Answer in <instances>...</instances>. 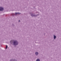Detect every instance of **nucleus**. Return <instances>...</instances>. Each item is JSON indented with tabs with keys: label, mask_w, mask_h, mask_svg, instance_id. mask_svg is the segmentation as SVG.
Masks as SVG:
<instances>
[{
	"label": "nucleus",
	"mask_w": 61,
	"mask_h": 61,
	"mask_svg": "<svg viewBox=\"0 0 61 61\" xmlns=\"http://www.w3.org/2000/svg\"><path fill=\"white\" fill-rule=\"evenodd\" d=\"M10 43L12 45L14 46H17L19 44V42L17 41L12 40L10 41Z\"/></svg>",
	"instance_id": "f257e3e1"
},
{
	"label": "nucleus",
	"mask_w": 61,
	"mask_h": 61,
	"mask_svg": "<svg viewBox=\"0 0 61 61\" xmlns=\"http://www.w3.org/2000/svg\"><path fill=\"white\" fill-rule=\"evenodd\" d=\"M30 15L32 17H33V16H34V17H37V16L39 15V14H37L36 15L35 14H33L32 13L30 14Z\"/></svg>",
	"instance_id": "f03ea898"
},
{
	"label": "nucleus",
	"mask_w": 61,
	"mask_h": 61,
	"mask_svg": "<svg viewBox=\"0 0 61 61\" xmlns=\"http://www.w3.org/2000/svg\"><path fill=\"white\" fill-rule=\"evenodd\" d=\"M18 14H21V13H20L19 12H15V14L14 13H12L11 14V15L13 16H14V15H17Z\"/></svg>",
	"instance_id": "7ed1b4c3"
},
{
	"label": "nucleus",
	"mask_w": 61,
	"mask_h": 61,
	"mask_svg": "<svg viewBox=\"0 0 61 61\" xmlns=\"http://www.w3.org/2000/svg\"><path fill=\"white\" fill-rule=\"evenodd\" d=\"M10 61H17V60L15 59H10Z\"/></svg>",
	"instance_id": "20e7f679"
},
{
	"label": "nucleus",
	"mask_w": 61,
	"mask_h": 61,
	"mask_svg": "<svg viewBox=\"0 0 61 61\" xmlns=\"http://www.w3.org/2000/svg\"><path fill=\"white\" fill-rule=\"evenodd\" d=\"M4 10V8L2 7H0V11H3Z\"/></svg>",
	"instance_id": "39448f33"
},
{
	"label": "nucleus",
	"mask_w": 61,
	"mask_h": 61,
	"mask_svg": "<svg viewBox=\"0 0 61 61\" xmlns=\"http://www.w3.org/2000/svg\"><path fill=\"white\" fill-rule=\"evenodd\" d=\"M53 38H54V39H56V36H55V35H54Z\"/></svg>",
	"instance_id": "423d86ee"
},
{
	"label": "nucleus",
	"mask_w": 61,
	"mask_h": 61,
	"mask_svg": "<svg viewBox=\"0 0 61 61\" xmlns=\"http://www.w3.org/2000/svg\"><path fill=\"white\" fill-rule=\"evenodd\" d=\"M35 54L36 56H38V52H36L35 53Z\"/></svg>",
	"instance_id": "0eeeda50"
},
{
	"label": "nucleus",
	"mask_w": 61,
	"mask_h": 61,
	"mask_svg": "<svg viewBox=\"0 0 61 61\" xmlns=\"http://www.w3.org/2000/svg\"><path fill=\"white\" fill-rule=\"evenodd\" d=\"M36 61H40V60L39 59H38L36 60Z\"/></svg>",
	"instance_id": "6e6552de"
},
{
	"label": "nucleus",
	"mask_w": 61,
	"mask_h": 61,
	"mask_svg": "<svg viewBox=\"0 0 61 61\" xmlns=\"http://www.w3.org/2000/svg\"><path fill=\"white\" fill-rule=\"evenodd\" d=\"M7 47H8V46H7V45H6V48H5L6 49L7 48Z\"/></svg>",
	"instance_id": "1a4fd4ad"
},
{
	"label": "nucleus",
	"mask_w": 61,
	"mask_h": 61,
	"mask_svg": "<svg viewBox=\"0 0 61 61\" xmlns=\"http://www.w3.org/2000/svg\"><path fill=\"white\" fill-rule=\"evenodd\" d=\"M12 25H13V26H15V25L14 24H12Z\"/></svg>",
	"instance_id": "9d476101"
},
{
	"label": "nucleus",
	"mask_w": 61,
	"mask_h": 61,
	"mask_svg": "<svg viewBox=\"0 0 61 61\" xmlns=\"http://www.w3.org/2000/svg\"><path fill=\"white\" fill-rule=\"evenodd\" d=\"M19 22H20V20H19Z\"/></svg>",
	"instance_id": "9b49d317"
}]
</instances>
